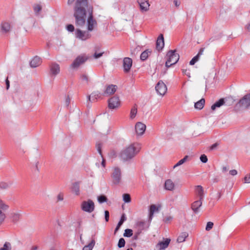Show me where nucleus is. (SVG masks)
I'll return each mask as SVG.
<instances>
[{
    "mask_svg": "<svg viewBox=\"0 0 250 250\" xmlns=\"http://www.w3.org/2000/svg\"><path fill=\"white\" fill-rule=\"evenodd\" d=\"M87 13V30L92 31L97 25V21L94 18L93 6L88 3V0H77L74 7L73 14L76 26L82 27L85 25Z\"/></svg>",
    "mask_w": 250,
    "mask_h": 250,
    "instance_id": "obj_1",
    "label": "nucleus"
},
{
    "mask_svg": "<svg viewBox=\"0 0 250 250\" xmlns=\"http://www.w3.org/2000/svg\"><path fill=\"white\" fill-rule=\"evenodd\" d=\"M140 148L139 144H132L121 152L120 157L124 161H129L139 152Z\"/></svg>",
    "mask_w": 250,
    "mask_h": 250,
    "instance_id": "obj_2",
    "label": "nucleus"
},
{
    "mask_svg": "<svg viewBox=\"0 0 250 250\" xmlns=\"http://www.w3.org/2000/svg\"><path fill=\"white\" fill-rule=\"evenodd\" d=\"M250 106V93L245 95L239 102L235 105L234 109L236 111L239 110V108H248Z\"/></svg>",
    "mask_w": 250,
    "mask_h": 250,
    "instance_id": "obj_3",
    "label": "nucleus"
},
{
    "mask_svg": "<svg viewBox=\"0 0 250 250\" xmlns=\"http://www.w3.org/2000/svg\"><path fill=\"white\" fill-rule=\"evenodd\" d=\"M81 209L85 212L91 213L95 209L94 203L90 199L84 201L81 204Z\"/></svg>",
    "mask_w": 250,
    "mask_h": 250,
    "instance_id": "obj_4",
    "label": "nucleus"
},
{
    "mask_svg": "<svg viewBox=\"0 0 250 250\" xmlns=\"http://www.w3.org/2000/svg\"><path fill=\"white\" fill-rule=\"evenodd\" d=\"M176 50H169L167 54V56L168 58V62H170L173 64H176L179 60V55L176 53Z\"/></svg>",
    "mask_w": 250,
    "mask_h": 250,
    "instance_id": "obj_5",
    "label": "nucleus"
},
{
    "mask_svg": "<svg viewBox=\"0 0 250 250\" xmlns=\"http://www.w3.org/2000/svg\"><path fill=\"white\" fill-rule=\"evenodd\" d=\"M120 105V101L118 96H114L108 100V107L109 109H114Z\"/></svg>",
    "mask_w": 250,
    "mask_h": 250,
    "instance_id": "obj_6",
    "label": "nucleus"
},
{
    "mask_svg": "<svg viewBox=\"0 0 250 250\" xmlns=\"http://www.w3.org/2000/svg\"><path fill=\"white\" fill-rule=\"evenodd\" d=\"M113 183L117 185L120 183L121 180V171L119 167H115L112 174Z\"/></svg>",
    "mask_w": 250,
    "mask_h": 250,
    "instance_id": "obj_7",
    "label": "nucleus"
},
{
    "mask_svg": "<svg viewBox=\"0 0 250 250\" xmlns=\"http://www.w3.org/2000/svg\"><path fill=\"white\" fill-rule=\"evenodd\" d=\"M155 90L158 94L163 96L167 91L166 85L162 81H159L155 86Z\"/></svg>",
    "mask_w": 250,
    "mask_h": 250,
    "instance_id": "obj_8",
    "label": "nucleus"
},
{
    "mask_svg": "<svg viewBox=\"0 0 250 250\" xmlns=\"http://www.w3.org/2000/svg\"><path fill=\"white\" fill-rule=\"evenodd\" d=\"M75 36L77 38L84 41L90 38L91 35L87 31H82L80 29L76 30Z\"/></svg>",
    "mask_w": 250,
    "mask_h": 250,
    "instance_id": "obj_9",
    "label": "nucleus"
},
{
    "mask_svg": "<svg viewBox=\"0 0 250 250\" xmlns=\"http://www.w3.org/2000/svg\"><path fill=\"white\" fill-rule=\"evenodd\" d=\"M87 60V58L85 57L79 56L73 61V63L71 65V67L73 68H77L81 64L83 63Z\"/></svg>",
    "mask_w": 250,
    "mask_h": 250,
    "instance_id": "obj_10",
    "label": "nucleus"
},
{
    "mask_svg": "<svg viewBox=\"0 0 250 250\" xmlns=\"http://www.w3.org/2000/svg\"><path fill=\"white\" fill-rule=\"evenodd\" d=\"M132 65V60L129 57H125L123 60L124 71L125 73H128L130 71V68Z\"/></svg>",
    "mask_w": 250,
    "mask_h": 250,
    "instance_id": "obj_11",
    "label": "nucleus"
},
{
    "mask_svg": "<svg viewBox=\"0 0 250 250\" xmlns=\"http://www.w3.org/2000/svg\"><path fill=\"white\" fill-rule=\"evenodd\" d=\"M160 208L161 206L159 205L157 206L155 205L152 204L149 206L148 218L149 223L151 222L153 217L154 213L156 212H159Z\"/></svg>",
    "mask_w": 250,
    "mask_h": 250,
    "instance_id": "obj_12",
    "label": "nucleus"
},
{
    "mask_svg": "<svg viewBox=\"0 0 250 250\" xmlns=\"http://www.w3.org/2000/svg\"><path fill=\"white\" fill-rule=\"evenodd\" d=\"M117 87L116 85L110 84L107 85L103 93V95L107 96L114 94L117 90Z\"/></svg>",
    "mask_w": 250,
    "mask_h": 250,
    "instance_id": "obj_13",
    "label": "nucleus"
},
{
    "mask_svg": "<svg viewBox=\"0 0 250 250\" xmlns=\"http://www.w3.org/2000/svg\"><path fill=\"white\" fill-rule=\"evenodd\" d=\"M164 38L163 35L161 34L156 41V49L159 52L162 50L164 47Z\"/></svg>",
    "mask_w": 250,
    "mask_h": 250,
    "instance_id": "obj_14",
    "label": "nucleus"
},
{
    "mask_svg": "<svg viewBox=\"0 0 250 250\" xmlns=\"http://www.w3.org/2000/svg\"><path fill=\"white\" fill-rule=\"evenodd\" d=\"M138 3L140 5V8L142 12H146L149 10L150 4L147 0H138Z\"/></svg>",
    "mask_w": 250,
    "mask_h": 250,
    "instance_id": "obj_15",
    "label": "nucleus"
},
{
    "mask_svg": "<svg viewBox=\"0 0 250 250\" xmlns=\"http://www.w3.org/2000/svg\"><path fill=\"white\" fill-rule=\"evenodd\" d=\"M146 125L142 123L138 122L135 125V130L138 135H143L146 130Z\"/></svg>",
    "mask_w": 250,
    "mask_h": 250,
    "instance_id": "obj_16",
    "label": "nucleus"
},
{
    "mask_svg": "<svg viewBox=\"0 0 250 250\" xmlns=\"http://www.w3.org/2000/svg\"><path fill=\"white\" fill-rule=\"evenodd\" d=\"M50 70L51 74L56 76L60 73V66L55 62H52L50 65Z\"/></svg>",
    "mask_w": 250,
    "mask_h": 250,
    "instance_id": "obj_17",
    "label": "nucleus"
},
{
    "mask_svg": "<svg viewBox=\"0 0 250 250\" xmlns=\"http://www.w3.org/2000/svg\"><path fill=\"white\" fill-rule=\"evenodd\" d=\"M11 26L9 23L7 22H2L0 25V33L5 34L8 33L10 30Z\"/></svg>",
    "mask_w": 250,
    "mask_h": 250,
    "instance_id": "obj_18",
    "label": "nucleus"
},
{
    "mask_svg": "<svg viewBox=\"0 0 250 250\" xmlns=\"http://www.w3.org/2000/svg\"><path fill=\"white\" fill-rule=\"evenodd\" d=\"M42 63V59L38 56L34 57L30 62V65L32 68L39 66Z\"/></svg>",
    "mask_w": 250,
    "mask_h": 250,
    "instance_id": "obj_19",
    "label": "nucleus"
},
{
    "mask_svg": "<svg viewBox=\"0 0 250 250\" xmlns=\"http://www.w3.org/2000/svg\"><path fill=\"white\" fill-rule=\"evenodd\" d=\"M202 205V200L199 199V200L194 202L191 205V208L195 214L198 213L199 212V208Z\"/></svg>",
    "mask_w": 250,
    "mask_h": 250,
    "instance_id": "obj_20",
    "label": "nucleus"
},
{
    "mask_svg": "<svg viewBox=\"0 0 250 250\" xmlns=\"http://www.w3.org/2000/svg\"><path fill=\"white\" fill-rule=\"evenodd\" d=\"M170 239L169 238H166L164 239V241L159 242L156 245L157 247H159L160 250H163L166 249L169 244Z\"/></svg>",
    "mask_w": 250,
    "mask_h": 250,
    "instance_id": "obj_21",
    "label": "nucleus"
},
{
    "mask_svg": "<svg viewBox=\"0 0 250 250\" xmlns=\"http://www.w3.org/2000/svg\"><path fill=\"white\" fill-rule=\"evenodd\" d=\"M204 51V48H201L200 49L198 54L194 56L189 62V64L191 65H194L197 62H198L200 59L201 55L203 54Z\"/></svg>",
    "mask_w": 250,
    "mask_h": 250,
    "instance_id": "obj_22",
    "label": "nucleus"
},
{
    "mask_svg": "<svg viewBox=\"0 0 250 250\" xmlns=\"http://www.w3.org/2000/svg\"><path fill=\"white\" fill-rule=\"evenodd\" d=\"M233 100L231 98L229 97L226 98H221L219 100V105L220 107L224 105L226 103V104L228 105H230L233 103Z\"/></svg>",
    "mask_w": 250,
    "mask_h": 250,
    "instance_id": "obj_23",
    "label": "nucleus"
},
{
    "mask_svg": "<svg viewBox=\"0 0 250 250\" xmlns=\"http://www.w3.org/2000/svg\"><path fill=\"white\" fill-rule=\"evenodd\" d=\"M197 194L199 196V199L202 200L204 197V189L201 186H197L195 188Z\"/></svg>",
    "mask_w": 250,
    "mask_h": 250,
    "instance_id": "obj_24",
    "label": "nucleus"
},
{
    "mask_svg": "<svg viewBox=\"0 0 250 250\" xmlns=\"http://www.w3.org/2000/svg\"><path fill=\"white\" fill-rule=\"evenodd\" d=\"M205 100L204 98H202L199 101H197V102L195 103L194 104V107L196 109L201 110L202 109L205 105Z\"/></svg>",
    "mask_w": 250,
    "mask_h": 250,
    "instance_id": "obj_25",
    "label": "nucleus"
},
{
    "mask_svg": "<svg viewBox=\"0 0 250 250\" xmlns=\"http://www.w3.org/2000/svg\"><path fill=\"white\" fill-rule=\"evenodd\" d=\"M165 187L166 189L172 190L174 189V184L170 179H168L165 182Z\"/></svg>",
    "mask_w": 250,
    "mask_h": 250,
    "instance_id": "obj_26",
    "label": "nucleus"
},
{
    "mask_svg": "<svg viewBox=\"0 0 250 250\" xmlns=\"http://www.w3.org/2000/svg\"><path fill=\"white\" fill-rule=\"evenodd\" d=\"M72 191L76 195H78L80 194L79 182H76L73 184L72 186Z\"/></svg>",
    "mask_w": 250,
    "mask_h": 250,
    "instance_id": "obj_27",
    "label": "nucleus"
},
{
    "mask_svg": "<svg viewBox=\"0 0 250 250\" xmlns=\"http://www.w3.org/2000/svg\"><path fill=\"white\" fill-rule=\"evenodd\" d=\"M102 96H104L103 93H102L99 91H95L91 93V97L92 98V101L102 98Z\"/></svg>",
    "mask_w": 250,
    "mask_h": 250,
    "instance_id": "obj_28",
    "label": "nucleus"
},
{
    "mask_svg": "<svg viewBox=\"0 0 250 250\" xmlns=\"http://www.w3.org/2000/svg\"><path fill=\"white\" fill-rule=\"evenodd\" d=\"M188 234L186 232H182L180 235L178 236L177 239L178 243H182L185 241L186 238L188 236Z\"/></svg>",
    "mask_w": 250,
    "mask_h": 250,
    "instance_id": "obj_29",
    "label": "nucleus"
},
{
    "mask_svg": "<svg viewBox=\"0 0 250 250\" xmlns=\"http://www.w3.org/2000/svg\"><path fill=\"white\" fill-rule=\"evenodd\" d=\"M95 244V241L94 239H92L91 242L87 245L84 246L83 250H92L93 247Z\"/></svg>",
    "mask_w": 250,
    "mask_h": 250,
    "instance_id": "obj_30",
    "label": "nucleus"
},
{
    "mask_svg": "<svg viewBox=\"0 0 250 250\" xmlns=\"http://www.w3.org/2000/svg\"><path fill=\"white\" fill-rule=\"evenodd\" d=\"M151 52L148 49L146 50L141 53L140 59L143 61L146 60L148 57V53H151Z\"/></svg>",
    "mask_w": 250,
    "mask_h": 250,
    "instance_id": "obj_31",
    "label": "nucleus"
},
{
    "mask_svg": "<svg viewBox=\"0 0 250 250\" xmlns=\"http://www.w3.org/2000/svg\"><path fill=\"white\" fill-rule=\"evenodd\" d=\"M12 185V182H9L8 183L1 182L0 183V188L2 189H6L10 188Z\"/></svg>",
    "mask_w": 250,
    "mask_h": 250,
    "instance_id": "obj_32",
    "label": "nucleus"
},
{
    "mask_svg": "<svg viewBox=\"0 0 250 250\" xmlns=\"http://www.w3.org/2000/svg\"><path fill=\"white\" fill-rule=\"evenodd\" d=\"M97 200L98 202L100 204H102L107 201V197L104 195H101L98 196Z\"/></svg>",
    "mask_w": 250,
    "mask_h": 250,
    "instance_id": "obj_33",
    "label": "nucleus"
},
{
    "mask_svg": "<svg viewBox=\"0 0 250 250\" xmlns=\"http://www.w3.org/2000/svg\"><path fill=\"white\" fill-rule=\"evenodd\" d=\"M21 217V214L20 213H14L12 214L11 218L13 222L16 223L19 221Z\"/></svg>",
    "mask_w": 250,
    "mask_h": 250,
    "instance_id": "obj_34",
    "label": "nucleus"
},
{
    "mask_svg": "<svg viewBox=\"0 0 250 250\" xmlns=\"http://www.w3.org/2000/svg\"><path fill=\"white\" fill-rule=\"evenodd\" d=\"M133 235V230L131 229H127L125 230L123 234L124 237H130Z\"/></svg>",
    "mask_w": 250,
    "mask_h": 250,
    "instance_id": "obj_35",
    "label": "nucleus"
},
{
    "mask_svg": "<svg viewBox=\"0 0 250 250\" xmlns=\"http://www.w3.org/2000/svg\"><path fill=\"white\" fill-rule=\"evenodd\" d=\"M137 113V107L136 106V105H134L131 109L130 118H131V119L134 118L136 115Z\"/></svg>",
    "mask_w": 250,
    "mask_h": 250,
    "instance_id": "obj_36",
    "label": "nucleus"
},
{
    "mask_svg": "<svg viewBox=\"0 0 250 250\" xmlns=\"http://www.w3.org/2000/svg\"><path fill=\"white\" fill-rule=\"evenodd\" d=\"M123 201L124 202L128 203L131 202V197L129 194L125 193L123 195Z\"/></svg>",
    "mask_w": 250,
    "mask_h": 250,
    "instance_id": "obj_37",
    "label": "nucleus"
},
{
    "mask_svg": "<svg viewBox=\"0 0 250 250\" xmlns=\"http://www.w3.org/2000/svg\"><path fill=\"white\" fill-rule=\"evenodd\" d=\"M125 241L124 238H121L118 241L117 246L119 248H122L125 247Z\"/></svg>",
    "mask_w": 250,
    "mask_h": 250,
    "instance_id": "obj_38",
    "label": "nucleus"
},
{
    "mask_svg": "<svg viewBox=\"0 0 250 250\" xmlns=\"http://www.w3.org/2000/svg\"><path fill=\"white\" fill-rule=\"evenodd\" d=\"M102 144L101 143L98 142L96 143V147L98 153L101 156V157H103L102 151Z\"/></svg>",
    "mask_w": 250,
    "mask_h": 250,
    "instance_id": "obj_39",
    "label": "nucleus"
},
{
    "mask_svg": "<svg viewBox=\"0 0 250 250\" xmlns=\"http://www.w3.org/2000/svg\"><path fill=\"white\" fill-rule=\"evenodd\" d=\"M9 208V206L6 205L1 200H0V209L6 210Z\"/></svg>",
    "mask_w": 250,
    "mask_h": 250,
    "instance_id": "obj_40",
    "label": "nucleus"
},
{
    "mask_svg": "<svg viewBox=\"0 0 250 250\" xmlns=\"http://www.w3.org/2000/svg\"><path fill=\"white\" fill-rule=\"evenodd\" d=\"M6 218L5 214L0 209V226L3 223Z\"/></svg>",
    "mask_w": 250,
    "mask_h": 250,
    "instance_id": "obj_41",
    "label": "nucleus"
},
{
    "mask_svg": "<svg viewBox=\"0 0 250 250\" xmlns=\"http://www.w3.org/2000/svg\"><path fill=\"white\" fill-rule=\"evenodd\" d=\"M80 79L83 81H85V83L88 84V82H89V78L88 77V76L85 74H83L82 75H81L80 76Z\"/></svg>",
    "mask_w": 250,
    "mask_h": 250,
    "instance_id": "obj_42",
    "label": "nucleus"
},
{
    "mask_svg": "<svg viewBox=\"0 0 250 250\" xmlns=\"http://www.w3.org/2000/svg\"><path fill=\"white\" fill-rule=\"evenodd\" d=\"M213 225V223L212 222H208L206 227V230L207 231H209L211 229H212Z\"/></svg>",
    "mask_w": 250,
    "mask_h": 250,
    "instance_id": "obj_43",
    "label": "nucleus"
},
{
    "mask_svg": "<svg viewBox=\"0 0 250 250\" xmlns=\"http://www.w3.org/2000/svg\"><path fill=\"white\" fill-rule=\"evenodd\" d=\"M200 161L203 163H206L208 162V159L205 154H202L200 157Z\"/></svg>",
    "mask_w": 250,
    "mask_h": 250,
    "instance_id": "obj_44",
    "label": "nucleus"
},
{
    "mask_svg": "<svg viewBox=\"0 0 250 250\" xmlns=\"http://www.w3.org/2000/svg\"><path fill=\"white\" fill-rule=\"evenodd\" d=\"M10 243L9 242H5L3 245V247L0 249V250H9V247H10Z\"/></svg>",
    "mask_w": 250,
    "mask_h": 250,
    "instance_id": "obj_45",
    "label": "nucleus"
},
{
    "mask_svg": "<svg viewBox=\"0 0 250 250\" xmlns=\"http://www.w3.org/2000/svg\"><path fill=\"white\" fill-rule=\"evenodd\" d=\"M244 183H250V173L249 174L246 175L244 178Z\"/></svg>",
    "mask_w": 250,
    "mask_h": 250,
    "instance_id": "obj_46",
    "label": "nucleus"
},
{
    "mask_svg": "<svg viewBox=\"0 0 250 250\" xmlns=\"http://www.w3.org/2000/svg\"><path fill=\"white\" fill-rule=\"evenodd\" d=\"M126 220V217L125 216V215L124 213L122 215L121 217L120 218V220L118 223H119L121 225H123L124 222Z\"/></svg>",
    "mask_w": 250,
    "mask_h": 250,
    "instance_id": "obj_47",
    "label": "nucleus"
},
{
    "mask_svg": "<svg viewBox=\"0 0 250 250\" xmlns=\"http://www.w3.org/2000/svg\"><path fill=\"white\" fill-rule=\"evenodd\" d=\"M66 29L69 32H72L74 31L75 28L73 25L70 24L66 26Z\"/></svg>",
    "mask_w": 250,
    "mask_h": 250,
    "instance_id": "obj_48",
    "label": "nucleus"
},
{
    "mask_svg": "<svg viewBox=\"0 0 250 250\" xmlns=\"http://www.w3.org/2000/svg\"><path fill=\"white\" fill-rule=\"evenodd\" d=\"M42 9V7L40 5L37 4L34 6V10L36 13H39Z\"/></svg>",
    "mask_w": 250,
    "mask_h": 250,
    "instance_id": "obj_49",
    "label": "nucleus"
},
{
    "mask_svg": "<svg viewBox=\"0 0 250 250\" xmlns=\"http://www.w3.org/2000/svg\"><path fill=\"white\" fill-rule=\"evenodd\" d=\"M188 158V155L185 156L183 159L178 161L179 164H180L181 165L183 164L187 161Z\"/></svg>",
    "mask_w": 250,
    "mask_h": 250,
    "instance_id": "obj_50",
    "label": "nucleus"
},
{
    "mask_svg": "<svg viewBox=\"0 0 250 250\" xmlns=\"http://www.w3.org/2000/svg\"><path fill=\"white\" fill-rule=\"evenodd\" d=\"M70 103V98L69 95H67L66 97L65 101V104L67 108H68Z\"/></svg>",
    "mask_w": 250,
    "mask_h": 250,
    "instance_id": "obj_51",
    "label": "nucleus"
},
{
    "mask_svg": "<svg viewBox=\"0 0 250 250\" xmlns=\"http://www.w3.org/2000/svg\"><path fill=\"white\" fill-rule=\"evenodd\" d=\"M104 218L105 221L107 222L109 219V212L108 210L104 211Z\"/></svg>",
    "mask_w": 250,
    "mask_h": 250,
    "instance_id": "obj_52",
    "label": "nucleus"
},
{
    "mask_svg": "<svg viewBox=\"0 0 250 250\" xmlns=\"http://www.w3.org/2000/svg\"><path fill=\"white\" fill-rule=\"evenodd\" d=\"M216 107H219V100L216 101L215 103L211 106V109L214 110Z\"/></svg>",
    "mask_w": 250,
    "mask_h": 250,
    "instance_id": "obj_53",
    "label": "nucleus"
},
{
    "mask_svg": "<svg viewBox=\"0 0 250 250\" xmlns=\"http://www.w3.org/2000/svg\"><path fill=\"white\" fill-rule=\"evenodd\" d=\"M141 233V231H138L136 232L133 236L132 237V239L133 241L136 240L138 239L139 236Z\"/></svg>",
    "mask_w": 250,
    "mask_h": 250,
    "instance_id": "obj_54",
    "label": "nucleus"
},
{
    "mask_svg": "<svg viewBox=\"0 0 250 250\" xmlns=\"http://www.w3.org/2000/svg\"><path fill=\"white\" fill-rule=\"evenodd\" d=\"M145 224H146V222H145V221H141L138 222L137 223L138 226L139 227L142 228V229H143L145 228L144 225Z\"/></svg>",
    "mask_w": 250,
    "mask_h": 250,
    "instance_id": "obj_55",
    "label": "nucleus"
},
{
    "mask_svg": "<svg viewBox=\"0 0 250 250\" xmlns=\"http://www.w3.org/2000/svg\"><path fill=\"white\" fill-rule=\"evenodd\" d=\"M104 52H102V53H97V52H95L94 54V57L95 58V59H98V58H99L100 57H101V56H102Z\"/></svg>",
    "mask_w": 250,
    "mask_h": 250,
    "instance_id": "obj_56",
    "label": "nucleus"
},
{
    "mask_svg": "<svg viewBox=\"0 0 250 250\" xmlns=\"http://www.w3.org/2000/svg\"><path fill=\"white\" fill-rule=\"evenodd\" d=\"M229 173L232 176H235V175H237V171L235 169H232V170H229Z\"/></svg>",
    "mask_w": 250,
    "mask_h": 250,
    "instance_id": "obj_57",
    "label": "nucleus"
},
{
    "mask_svg": "<svg viewBox=\"0 0 250 250\" xmlns=\"http://www.w3.org/2000/svg\"><path fill=\"white\" fill-rule=\"evenodd\" d=\"M182 72L185 75H187L188 77H190V73H189V70H188L187 69H183L182 70Z\"/></svg>",
    "mask_w": 250,
    "mask_h": 250,
    "instance_id": "obj_58",
    "label": "nucleus"
},
{
    "mask_svg": "<svg viewBox=\"0 0 250 250\" xmlns=\"http://www.w3.org/2000/svg\"><path fill=\"white\" fill-rule=\"evenodd\" d=\"M5 83H6V89L8 90L10 87V82L8 80V78L7 77L5 80Z\"/></svg>",
    "mask_w": 250,
    "mask_h": 250,
    "instance_id": "obj_59",
    "label": "nucleus"
},
{
    "mask_svg": "<svg viewBox=\"0 0 250 250\" xmlns=\"http://www.w3.org/2000/svg\"><path fill=\"white\" fill-rule=\"evenodd\" d=\"M174 64H173V62H168V60H167L166 62V66L167 68L170 67L171 66L174 65Z\"/></svg>",
    "mask_w": 250,
    "mask_h": 250,
    "instance_id": "obj_60",
    "label": "nucleus"
},
{
    "mask_svg": "<svg viewBox=\"0 0 250 250\" xmlns=\"http://www.w3.org/2000/svg\"><path fill=\"white\" fill-rule=\"evenodd\" d=\"M121 226L122 225L120 224L119 223H118L114 230V234H115L118 231Z\"/></svg>",
    "mask_w": 250,
    "mask_h": 250,
    "instance_id": "obj_61",
    "label": "nucleus"
},
{
    "mask_svg": "<svg viewBox=\"0 0 250 250\" xmlns=\"http://www.w3.org/2000/svg\"><path fill=\"white\" fill-rule=\"evenodd\" d=\"M218 146V143H216L215 144H214L213 145H212L211 146H210V150H213L215 148H216L217 146Z\"/></svg>",
    "mask_w": 250,
    "mask_h": 250,
    "instance_id": "obj_62",
    "label": "nucleus"
},
{
    "mask_svg": "<svg viewBox=\"0 0 250 250\" xmlns=\"http://www.w3.org/2000/svg\"><path fill=\"white\" fill-rule=\"evenodd\" d=\"M172 218H173L171 216H168L165 219V221L166 222H168L169 221H170L172 219Z\"/></svg>",
    "mask_w": 250,
    "mask_h": 250,
    "instance_id": "obj_63",
    "label": "nucleus"
},
{
    "mask_svg": "<svg viewBox=\"0 0 250 250\" xmlns=\"http://www.w3.org/2000/svg\"><path fill=\"white\" fill-rule=\"evenodd\" d=\"M58 200L62 201L63 199V195L61 194H59L57 196Z\"/></svg>",
    "mask_w": 250,
    "mask_h": 250,
    "instance_id": "obj_64",
    "label": "nucleus"
}]
</instances>
